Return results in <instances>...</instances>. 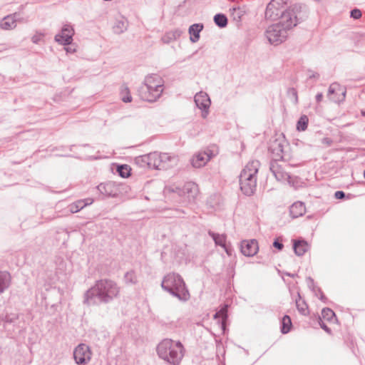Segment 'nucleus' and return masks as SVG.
Returning <instances> with one entry per match:
<instances>
[{
  "instance_id": "1",
  "label": "nucleus",
  "mask_w": 365,
  "mask_h": 365,
  "mask_svg": "<svg viewBox=\"0 0 365 365\" xmlns=\"http://www.w3.org/2000/svg\"><path fill=\"white\" fill-rule=\"evenodd\" d=\"M120 289L117 283L111 279L97 280L94 285L85 292L83 303L89 306L109 303L118 297Z\"/></svg>"
},
{
  "instance_id": "2",
  "label": "nucleus",
  "mask_w": 365,
  "mask_h": 365,
  "mask_svg": "<svg viewBox=\"0 0 365 365\" xmlns=\"http://www.w3.org/2000/svg\"><path fill=\"white\" fill-rule=\"evenodd\" d=\"M288 0H271L267 4L265 11V17L271 21H282L286 15L291 18V21L302 22L307 18L306 7L299 4H295L286 8ZM289 19V18H287Z\"/></svg>"
},
{
  "instance_id": "3",
  "label": "nucleus",
  "mask_w": 365,
  "mask_h": 365,
  "mask_svg": "<svg viewBox=\"0 0 365 365\" xmlns=\"http://www.w3.org/2000/svg\"><path fill=\"white\" fill-rule=\"evenodd\" d=\"M161 287L180 301L187 302L190 298L185 282L179 274L172 272L166 274L161 282Z\"/></svg>"
},
{
  "instance_id": "4",
  "label": "nucleus",
  "mask_w": 365,
  "mask_h": 365,
  "mask_svg": "<svg viewBox=\"0 0 365 365\" xmlns=\"http://www.w3.org/2000/svg\"><path fill=\"white\" fill-rule=\"evenodd\" d=\"M185 349L180 341L165 339L157 346L159 357L171 365H179L184 356Z\"/></svg>"
},
{
  "instance_id": "5",
  "label": "nucleus",
  "mask_w": 365,
  "mask_h": 365,
  "mask_svg": "<svg viewBox=\"0 0 365 365\" xmlns=\"http://www.w3.org/2000/svg\"><path fill=\"white\" fill-rule=\"evenodd\" d=\"M284 16L282 21L269 26L265 32L266 37L272 44H279L284 41L288 36V31L297 26L301 22L295 20L291 21V18Z\"/></svg>"
},
{
  "instance_id": "6",
  "label": "nucleus",
  "mask_w": 365,
  "mask_h": 365,
  "mask_svg": "<svg viewBox=\"0 0 365 365\" xmlns=\"http://www.w3.org/2000/svg\"><path fill=\"white\" fill-rule=\"evenodd\" d=\"M260 165L258 160L250 161L240 175V190L247 196L252 195L257 187V173Z\"/></svg>"
},
{
  "instance_id": "7",
  "label": "nucleus",
  "mask_w": 365,
  "mask_h": 365,
  "mask_svg": "<svg viewBox=\"0 0 365 365\" xmlns=\"http://www.w3.org/2000/svg\"><path fill=\"white\" fill-rule=\"evenodd\" d=\"M287 166V164L283 160L277 161H276V160H271L269 170L278 181H287L290 183L291 177L286 170Z\"/></svg>"
},
{
  "instance_id": "8",
  "label": "nucleus",
  "mask_w": 365,
  "mask_h": 365,
  "mask_svg": "<svg viewBox=\"0 0 365 365\" xmlns=\"http://www.w3.org/2000/svg\"><path fill=\"white\" fill-rule=\"evenodd\" d=\"M163 91V88H155L152 85L143 83L138 89V94L143 101L155 102L160 97Z\"/></svg>"
},
{
  "instance_id": "9",
  "label": "nucleus",
  "mask_w": 365,
  "mask_h": 365,
  "mask_svg": "<svg viewBox=\"0 0 365 365\" xmlns=\"http://www.w3.org/2000/svg\"><path fill=\"white\" fill-rule=\"evenodd\" d=\"M73 358L78 365L87 364L91 359V351L89 346L85 344H78L73 351Z\"/></svg>"
},
{
  "instance_id": "10",
  "label": "nucleus",
  "mask_w": 365,
  "mask_h": 365,
  "mask_svg": "<svg viewBox=\"0 0 365 365\" xmlns=\"http://www.w3.org/2000/svg\"><path fill=\"white\" fill-rule=\"evenodd\" d=\"M195 103L197 107L202 110V117L206 118L209 114V108L211 103L208 95L202 91L197 93L195 96Z\"/></svg>"
},
{
  "instance_id": "11",
  "label": "nucleus",
  "mask_w": 365,
  "mask_h": 365,
  "mask_svg": "<svg viewBox=\"0 0 365 365\" xmlns=\"http://www.w3.org/2000/svg\"><path fill=\"white\" fill-rule=\"evenodd\" d=\"M74 29L70 24H65L61 33L55 36V40L61 45L68 46L72 43Z\"/></svg>"
},
{
  "instance_id": "12",
  "label": "nucleus",
  "mask_w": 365,
  "mask_h": 365,
  "mask_svg": "<svg viewBox=\"0 0 365 365\" xmlns=\"http://www.w3.org/2000/svg\"><path fill=\"white\" fill-rule=\"evenodd\" d=\"M284 143L282 139H274L271 141L269 150L272 153L271 160H281L284 158Z\"/></svg>"
},
{
  "instance_id": "13",
  "label": "nucleus",
  "mask_w": 365,
  "mask_h": 365,
  "mask_svg": "<svg viewBox=\"0 0 365 365\" xmlns=\"http://www.w3.org/2000/svg\"><path fill=\"white\" fill-rule=\"evenodd\" d=\"M346 89L339 84L334 83L330 85L328 89V96L336 103H340L345 99Z\"/></svg>"
},
{
  "instance_id": "14",
  "label": "nucleus",
  "mask_w": 365,
  "mask_h": 365,
  "mask_svg": "<svg viewBox=\"0 0 365 365\" xmlns=\"http://www.w3.org/2000/svg\"><path fill=\"white\" fill-rule=\"evenodd\" d=\"M173 191L177 192L180 195H186L189 200H193L198 193V186L193 182H188L184 185L182 189L176 187V190H173Z\"/></svg>"
},
{
  "instance_id": "15",
  "label": "nucleus",
  "mask_w": 365,
  "mask_h": 365,
  "mask_svg": "<svg viewBox=\"0 0 365 365\" xmlns=\"http://www.w3.org/2000/svg\"><path fill=\"white\" fill-rule=\"evenodd\" d=\"M258 249V243L255 240H243L241 242L240 250L245 256H254L257 254Z\"/></svg>"
},
{
  "instance_id": "16",
  "label": "nucleus",
  "mask_w": 365,
  "mask_h": 365,
  "mask_svg": "<svg viewBox=\"0 0 365 365\" xmlns=\"http://www.w3.org/2000/svg\"><path fill=\"white\" fill-rule=\"evenodd\" d=\"M210 150L199 152L191 160V164L194 168H201L210 160L212 156Z\"/></svg>"
},
{
  "instance_id": "17",
  "label": "nucleus",
  "mask_w": 365,
  "mask_h": 365,
  "mask_svg": "<svg viewBox=\"0 0 365 365\" xmlns=\"http://www.w3.org/2000/svg\"><path fill=\"white\" fill-rule=\"evenodd\" d=\"M20 20V14L14 13L5 16L0 22V26L4 30H11L16 26V22Z\"/></svg>"
},
{
  "instance_id": "18",
  "label": "nucleus",
  "mask_w": 365,
  "mask_h": 365,
  "mask_svg": "<svg viewBox=\"0 0 365 365\" xmlns=\"http://www.w3.org/2000/svg\"><path fill=\"white\" fill-rule=\"evenodd\" d=\"M161 170L172 168L178 165V158L168 153H161Z\"/></svg>"
},
{
  "instance_id": "19",
  "label": "nucleus",
  "mask_w": 365,
  "mask_h": 365,
  "mask_svg": "<svg viewBox=\"0 0 365 365\" xmlns=\"http://www.w3.org/2000/svg\"><path fill=\"white\" fill-rule=\"evenodd\" d=\"M306 212V207L302 202H296L289 207V213L292 218H297Z\"/></svg>"
},
{
  "instance_id": "20",
  "label": "nucleus",
  "mask_w": 365,
  "mask_h": 365,
  "mask_svg": "<svg viewBox=\"0 0 365 365\" xmlns=\"http://www.w3.org/2000/svg\"><path fill=\"white\" fill-rule=\"evenodd\" d=\"M309 244L304 240H293V249L297 256H302L309 250Z\"/></svg>"
},
{
  "instance_id": "21",
  "label": "nucleus",
  "mask_w": 365,
  "mask_h": 365,
  "mask_svg": "<svg viewBox=\"0 0 365 365\" xmlns=\"http://www.w3.org/2000/svg\"><path fill=\"white\" fill-rule=\"evenodd\" d=\"M128 26V20L125 17L120 16L119 19H116L113 26V31L116 34H120L127 30Z\"/></svg>"
},
{
  "instance_id": "22",
  "label": "nucleus",
  "mask_w": 365,
  "mask_h": 365,
  "mask_svg": "<svg viewBox=\"0 0 365 365\" xmlns=\"http://www.w3.org/2000/svg\"><path fill=\"white\" fill-rule=\"evenodd\" d=\"M202 24H194L189 27L188 32L190 35V40L195 43L200 39V33L203 29Z\"/></svg>"
},
{
  "instance_id": "23",
  "label": "nucleus",
  "mask_w": 365,
  "mask_h": 365,
  "mask_svg": "<svg viewBox=\"0 0 365 365\" xmlns=\"http://www.w3.org/2000/svg\"><path fill=\"white\" fill-rule=\"evenodd\" d=\"M182 34V31L180 29H176L173 31L165 33L161 40L164 43H170L172 41L178 39Z\"/></svg>"
},
{
  "instance_id": "24",
  "label": "nucleus",
  "mask_w": 365,
  "mask_h": 365,
  "mask_svg": "<svg viewBox=\"0 0 365 365\" xmlns=\"http://www.w3.org/2000/svg\"><path fill=\"white\" fill-rule=\"evenodd\" d=\"M93 203L92 199H86V200H79L76 201L75 202L71 204L68 206L69 211L71 213H76L81 210H82L84 207L88 205H91Z\"/></svg>"
},
{
  "instance_id": "25",
  "label": "nucleus",
  "mask_w": 365,
  "mask_h": 365,
  "mask_svg": "<svg viewBox=\"0 0 365 365\" xmlns=\"http://www.w3.org/2000/svg\"><path fill=\"white\" fill-rule=\"evenodd\" d=\"M144 83L155 88H163L164 81L158 74H151L145 78Z\"/></svg>"
},
{
  "instance_id": "26",
  "label": "nucleus",
  "mask_w": 365,
  "mask_h": 365,
  "mask_svg": "<svg viewBox=\"0 0 365 365\" xmlns=\"http://www.w3.org/2000/svg\"><path fill=\"white\" fill-rule=\"evenodd\" d=\"M208 235L212 238L216 245L220 246L225 249L226 252L228 253L227 250L226 249V235H220L217 233H215L212 231H209Z\"/></svg>"
},
{
  "instance_id": "27",
  "label": "nucleus",
  "mask_w": 365,
  "mask_h": 365,
  "mask_svg": "<svg viewBox=\"0 0 365 365\" xmlns=\"http://www.w3.org/2000/svg\"><path fill=\"white\" fill-rule=\"evenodd\" d=\"M10 274L6 272H0V293L7 289L10 284Z\"/></svg>"
},
{
  "instance_id": "28",
  "label": "nucleus",
  "mask_w": 365,
  "mask_h": 365,
  "mask_svg": "<svg viewBox=\"0 0 365 365\" xmlns=\"http://www.w3.org/2000/svg\"><path fill=\"white\" fill-rule=\"evenodd\" d=\"M215 319H220L222 328L224 329L225 322L227 319V305H224L218 312L214 314Z\"/></svg>"
},
{
  "instance_id": "29",
  "label": "nucleus",
  "mask_w": 365,
  "mask_h": 365,
  "mask_svg": "<svg viewBox=\"0 0 365 365\" xmlns=\"http://www.w3.org/2000/svg\"><path fill=\"white\" fill-rule=\"evenodd\" d=\"M214 22L220 28H225L227 25V18L225 14H217L214 16Z\"/></svg>"
},
{
  "instance_id": "30",
  "label": "nucleus",
  "mask_w": 365,
  "mask_h": 365,
  "mask_svg": "<svg viewBox=\"0 0 365 365\" xmlns=\"http://www.w3.org/2000/svg\"><path fill=\"white\" fill-rule=\"evenodd\" d=\"M298 299H296V306L298 311L303 315H307L308 312V306L304 300H301V296L298 293Z\"/></svg>"
},
{
  "instance_id": "31",
  "label": "nucleus",
  "mask_w": 365,
  "mask_h": 365,
  "mask_svg": "<svg viewBox=\"0 0 365 365\" xmlns=\"http://www.w3.org/2000/svg\"><path fill=\"white\" fill-rule=\"evenodd\" d=\"M292 322L288 315H284L282 319L281 331L282 334H287L291 329Z\"/></svg>"
},
{
  "instance_id": "32",
  "label": "nucleus",
  "mask_w": 365,
  "mask_h": 365,
  "mask_svg": "<svg viewBox=\"0 0 365 365\" xmlns=\"http://www.w3.org/2000/svg\"><path fill=\"white\" fill-rule=\"evenodd\" d=\"M308 117L305 115L300 117L297 124V129L300 131H304L307 128Z\"/></svg>"
},
{
  "instance_id": "33",
  "label": "nucleus",
  "mask_w": 365,
  "mask_h": 365,
  "mask_svg": "<svg viewBox=\"0 0 365 365\" xmlns=\"http://www.w3.org/2000/svg\"><path fill=\"white\" fill-rule=\"evenodd\" d=\"M117 171L120 176L127 178L130 175V168L128 165H120L118 166Z\"/></svg>"
},
{
  "instance_id": "34",
  "label": "nucleus",
  "mask_w": 365,
  "mask_h": 365,
  "mask_svg": "<svg viewBox=\"0 0 365 365\" xmlns=\"http://www.w3.org/2000/svg\"><path fill=\"white\" fill-rule=\"evenodd\" d=\"M135 163L137 165L142 168H148L149 163H148L145 155L136 157L135 158Z\"/></svg>"
},
{
  "instance_id": "35",
  "label": "nucleus",
  "mask_w": 365,
  "mask_h": 365,
  "mask_svg": "<svg viewBox=\"0 0 365 365\" xmlns=\"http://www.w3.org/2000/svg\"><path fill=\"white\" fill-rule=\"evenodd\" d=\"M335 317V313L329 308H324L322 310V317L327 321H331Z\"/></svg>"
},
{
  "instance_id": "36",
  "label": "nucleus",
  "mask_w": 365,
  "mask_h": 365,
  "mask_svg": "<svg viewBox=\"0 0 365 365\" xmlns=\"http://www.w3.org/2000/svg\"><path fill=\"white\" fill-rule=\"evenodd\" d=\"M124 279L126 283L135 284L137 282L136 276L133 271L126 272Z\"/></svg>"
},
{
  "instance_id": "37",
  "label": "nucleus",
  "mask_w": 365,
  "mask_h": 365,
  "mask_svg": "<svg viewBox=\"0 0 365 365\" xmlns=\"http://www.w3.org/2000/svg\"><path fill=\"white\" fill-rule=\"evenodd\" d=\"M146 159L148 160V168L149 169H154L155 167H156L155 163V158L156 156V152L150 153L149 154L145 155Z\"/></svg>"
},
{
  "instance_id": "38",
  "label": "nucleus",
  "mask_w": 365,
  "mask_h": 365,
  "mask_svg": "<svg viewBox=\"0 0 365 365\" xmlns=\"http://www.w3.org/2000/svg\"><path fill=\"white\" fill-rule=\"evenodd\" d=\"M350 16L354 19H359L361 17V11L358 9H354L351 11Z\"/></svg>"
},
{
  "instance_id": "39",
  "label": "nucleus",
  "mask_w": 365,
  "mask_h": 365,
  "mask_svg": "<svg viewBox=\"0 0 365 365\" xmlns=\"http://www.w3.org/2000/svg\"><path fill=\"white\" fill-rule=\"evenodd\" d=\"M155 159V163L156 167H155L154 169L161 170V153H158L156 152V156Z\"/></svg>"
},
{
  "instance_id": "40",
  "label": "nucleus",
  "mask_w": 365,
  "mask_h": 365,
  "mask_svg": "<svg viewBox=\"0 0 365 365\" xmlns=\"http://www.w3.org/2000/svg\"><path fill=\"white\" fill-rule=\"evenodd\" d=\"M18 319L16 314H10L5 316V322L9 323H13Z\"/></svg>"
},
{
  "instance_id": "41",
  "label": "nucleus",
  "mask_w": 365,
  "mask_h": 365,
  "mask_svg": "<svg viewBox=\"0 0 365 365\" xmlns=\"http://www.w3.org/2000/svg\"><path fill=\"white\" fill-rule=\"evenodd\" d=\"M289 94L292 95L294 104L298 103V96H297V91L295 88H291L288 91Z\"/></svg>"
},
{
  "instance_id": "42",
  "label": "nucleus",
  "mask_w": 365,
  "mask_h": 365,
  "mask_svg": "<svg viewBox=\"0 0 365 365\" xmlns=\"http://www.w3.org/2000/svg\"><path fill=\"white\" fill-rule=\"evenodd\" d=\"M125 91L126 93V94L125 96H122L121 97V99L123 102L125 103H129V102H131L132 101V97L130 94V92H129V90L128 88H125Z\"/></svg>"
},
{
  "instance_id": "43",
  "label": "nucleus",
  "mask_w": 365,
  "mask_h": 365,
  "mask_svg": "<svg viewBox=\"0 0 365 365\" xmlns=\"http://www.w3.org/2000/svg\"><path fill=\"white\" fill-rule=\"evenodd\" d=\"M319 324L320 325L321 328L324 329L327 333H331V329L327 327V325L322 321V319L320 317H319Z\"/></svg>"
},
{
  "instance_id": "44",
  "label": "nucleus",
  "mask_w": 365,
  "mask_h": 365,
  "mask_svg": "<svg viewBox=\"0 0 365 365\" xmlns=\"http://www.w3.org/2000/svg\"><path fill=\"white\" fill-rule=\"evenodd\" d=\"M334 197L336 199L341 200V199H344L345 197V193L343 191H336L334 193Z\"/></svg>"
},
{
  "instance_id": "45",
  "label": "nucleus",
  "mask_w": 365,
  "mask_h": 365,
  "mask_svg": "<svg viewBox=\"0 0 365 365\" xmlns=\"http://www.w3.org/2000/svg\"><path fill=\"white\" fill-rule=\"evenodd\" d=\"M233 11L237 13L236 16H234V19H237V20H240L241 16H242V11L240 9V8H238V9L234 8Z\"/></svg>"
},
{
  "instance_id": "46",
  "label": "nucleus",
  "mask_w": 365,
  "mask_h": 365,
  "mask_svg": "<svg viewBox=\"0 0 365 365\" xmlns=\"http://www.w3.org/2000/svg\"><path fill=\"white\" fill-rule=\"evenodd\" d=\"M273 246L278 249L279 250H282L283 248V244L279 242L278 240H274V242H273Z\"/></svg>"
},
{
  "instance_id": "47",
  "label": "nucleus",
  "mask_w": 365,
  "mask_h": 365,
  "mask_svg": "<svg viewBox=\"0 0 365 365\" xmlns=\"http://www.w3.org/2000/svg\"><path fill=\"white\" fill-rule=\"evenodd\" d=\"M333 143V140L329 138H324L322 139V143L327 145V146H330Z\"/></svg>"
},
{
  "instance_id": "48",
  "label": "nucleus",
  "mask_w": 365,
  "mask_h": 365,
  "mask_svg": "<svg viewBox=\"0 0 365 365\" xmlns=\"http://www.w3.org/2000/svg\"><path fill=\"white\" fill-rule=\"evenodd\" d=\"M323 98V94L322 93H319L316 96V101L319 103L322 101Z\"/></svg>"
},
{
  "instance_id": "49",
  "label": "nucleus",
  "mask_w": 365,
  "mask_h": 365,
  "mask_svg": "<svg viewBox=\"0 0 365 365\" xmlns=\"http://www.w3.org/2000/svg\"><path fill=\"white\" fill-rule=\"evenodd\" d=\"M319 74L318 73H313L309 76V78H319Z\"/></svg>"
},
{
  "instance_id": "50",
  "label": "nucleus",
  "mask_w": 365,
  "mask_h": 365,
  "mask_svg": "<svg viewBox=\"0 0 365 365\" xmlns=\"http://www.w3.org/2000/svg\"><path fill=\"white\" fill-rule=\"evenodd\" d=\"M307 281L308 282V284L309 287H311V285L314 284V280L310 277L307 278Z\"/></svg>"
},
{
  "instance_id": "51",
  "label": "nucleus",
  "mask_w": 365,
  "mask_h": 365,
  "mask_svg": "<svg viewBox=\"0 0 365 365\" xmlns=\"http://www.w3.org/2000/svg\"><path fill=\"white\" fill-rule=\"evenodd\" d=\"M67 53H73L75 52V49L71 47H67L65 48Z\"/></svg>"
},
{
  "instance_id": "52",
  "label": "nucleus",
  "mask_w": 365,
  "mask_h": 365,
  "mask_svg": "<svg viewBox=\"0 0 365 365\" xmlns=\"http://www.w3.org/2000/svg\"><path fill=\"white\" fill-rule=\"evenodd\" d=\"M175 212H177L176 213V216L177 217H180V214L181 213H182V214L185 213V212L183 210H175Z\"/></svg>"
},
{
  "instance_id": "53",
  "label": "nucleus",
  "mask_w": 365,
  "mask_h": 365,
  "mask_svg": "<svg viewBox=\"0 0 365 365\" xmlns=\"http://www.w3.org/2000/svg\"><path fill=\"white\" fill-rule=\"evenodd\" d=\"M320 299L322 301H324L326 299V297L323 294V293H321V297Z\"/></svg>"
},
{
  "instance_id": "54",
  "label": "nucleus",
  "mask_w": 365,
  "mask_h": 365,
  "mask_svg": "<svg viewBox=\"0 0 365 365\" xmlns=\"http://www.w3.org/2000/svg\"><path fill=\"white\" fill-rule=\"evenodd\" d=\"M286 274H287V276L291 277H294L296 276V274H290V273H286Z\"/></svg>"
},
{
  "instance_id": "55",
  "label": "nucleus",
  "mask_w": 365,
  "mask_h": 365,
  "mask_svg": "<svg viewBox=\"0 0 365 365\" xmlns=\"http://www.w3.org/2000/svg\"><path fill=\"white\" fill-rule=\"evenodd\" d=\"M361 115H362V116H364V117H365V110H362L361 111Z\"/></svg>"
},
{
  "instance_id": "56",
  "label": "nucleus",
  "mask_w": 365,
  "mask_h": 365,
  "mask_svg": "<svg viewBox=\"0 0 365 365\" xmlns=\"http://www.w3.org/2000/svg\"><path fill=\"white\" fill-rule=\"evenodd\" d=\"M364 177L365 178V170L364 171Z\"/></svg>"
}]
</instances>
